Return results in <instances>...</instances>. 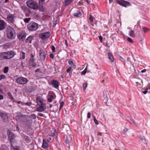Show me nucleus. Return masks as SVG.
<instances>
[{
    "mask_svg": "<svg viewBox=\"0 0 150 150\" xmlns=\"http://www.w3.org/2000/svg\"><path fill=\"white\" fill-rule=\"evenodd\" d=\"M14 18V15L9 14L7 16V18L11 23H13L15 22Z\"/></svg>",
    "mask_w": 150,
    "mask_h": 150,
    "instance_id": "dca6fc26",
    "label": "nucleus"
},
{
    "mask_svg": "<svg viewBox=\"0 0 150 150\" xmlns=\"http://www.w3.org/2000/svg\"><path fill=\"white\" fill-rule=\"evenodd\" d=\"M15 136L14 134L11 132H9V133L8 139L10 140V142L11 144V146H12V144L14 142V138Z\"/></svg>",
    "mask_w": 150,
    "mask_h": 150,
    "instance_id": "9d476101",
    "label": "nucleus"
},
{
    "mask_svg": "<svg viewBox=\"0 0 150 150\" xmlns=\"http://www.w3.org/2000/svg\"><path fill=\"white\" fill-rule=\"evenodd\" d=\"M117 3L125 7H127L128 6H131V4L130 3L124 0H117Z\"/></svg>",
    "mask_w": 150,
    "mask_h": 150,
    "instance_id": "39448f33",
    "label": "nucleus"
},
{
    "mask_svg": "<svg viewBox=\"0 0 150 150\" xmlns=\"http://www.w3.org/2000/svg\"><path fill=\"white\" fill-rule=\"evenodd\" d=\"M93 119L95 123L97 125H98L99 124V123L95 116H94Z\"/></svg>",
    "mask_w": 150,
    "mask_h": 150,
    "instance_id": "a19ab883",
    "label": "nucleus"
},
{
    "mask_svg": "<svg viewBox=\"0 0 150 150\" xmlns=\"http://www.w3.org/2000/svg\"><path fill=\"white\" fill-rule=\"evenodd\" d=\"M15 53L12 51H9L0 53V60L10 59L13 57Z\"/></svg>",
    "mask_w": 150,
    "mask_h": 150,
    "instance_id": "f257e3e1",
    "label": "nucleus"
},
{
    "mask_svg": "<svg viewBox=\"0 0 150 150\" xmlns=\"http://www.w3.org/2000/svg\"><path fill=\"white\" fill-rule=\"evenodd\" d=\"M39 10L40 11L42 12H45V9L42 7H40L39 8Z\"/></svg>",
    "mask_w": 150,
    "mask_h": 150,
    "instance_id": "4c0bfd02",
    "label": "nucleus"
},
{
    "mask_svg": "<svg viewBox=\"0 0 150 150\" xmlns=\"http://www.w3.org/2000/svg\"><path fill=\"white\" fill-rule=\"evenodd\" d=\"M51 84L55 88H57L59 86V82L57 81L53 80L51 81Z\"/></svg>",
    "mask_w": 150,
    "mask_h": 150,
    "instance_id": "f3484780",
    "label": "nucleus"
},
{
    "mask_svg": "<svg viewBox=\"0 0 150 150\" xmlns=\"http://www.w3.org/2000/svg\"><path fill=\"white\" fill-rule=\"evenodd\" d=\"M50 36V33L49 32H46L40 33L39 35V37L42 39L45 40Z\"/></svg>",
    "mask_w": 150,
    "mask_h": 150,
    "instance_id": "6e6552de",
    "label": "nucleus"
},
{
    "mask_svg": "<svg viewBox=\"0 0 150 150\" xmlns=\"http://www.w3.org/2000/svg\"><path fill=\"white\" fill-rule=\"evenodd\" d=\"M108 56L109 59L112 62H113L114 60L112 54L110 53L109 52L108 53Z\"/></svg>",
    "mask_w": 150,
    "mask_h": 150,
    "instance_id": "4be33fe9",
    "label": "nucleus"
},
{
    "mask_svg": "<svg viewBox=\"0 0 150 150\" xmlns=\"http://www.w3.org/2000/svg\"><path fill=\"white\" fill-rule=\"evenodd\" d=\"M6 78V77L5 75L2 74L0 75V81L2 79H4Z\"/></svg>",
    "mask_w": 150,
    "mask_h": 150,
    "instance_id": "c9c22d12",
    "label": "nucleus"
},
{
    "mask_svg": "<svg viewBox=\"0 0 150 150\" xmlns=\"http://www.w3.org/2000/svg\"><path fill=\"white\" fill-rule=\"evenodd\" d=\"M40 57L42 60H44L46 57V55L45 52L42 50H40Z\"/></svg>",
    "mask_w": 150,
    "mask_h": 150,
    "instance_id": "4468645a",
    "label": "nucleus"
},
{
    "mask_svg": "<svg viewBox=\"0 0 150 150\" xmlns=\"http://www.w3.org/2000/svg\"><path fill=\"white\" fill-rule=\"evenodd\" d=\"M6 23L4 21L0 20V30H4L6 28Z\"/></svg>",
    "mask_w": 150,
    "mask_h": 150,
    "instance_id": "9b49d317",
    "label": "nucleus"
},
{
    "mask_svg": "<svg viewBox=\"0 0 150 150\" xmlns=\"http://www.w3.org/2000/svg\"><path fill=\"white\" fill-rule=\"evenodd\" d=\"M4 98V97L3 95L0 94V100H2Z\"/></svg>",
    "mask_w": 150,
    "mask_h": 150,
    "instance_id": "4d7b16f0",
    "label": "nucleus"
},
{
    "mask_svg": "<svg viewBox=\"0 0 150 150\" xmlns=\"http://www.w3.org/2000/svg\"><path fill=\"white\" fill-rule=\"evenodd\" d=\"M148 92V91L147 90V89H146V90L145 91H143V93L144 94H146L147 92Z\"/></svg>",
    "mask_w": 150,
    "mask_h": 150,
    "instance_id": "052dcab7",
    "label": "nucleus"
},
{
    "mask_svg": "<svg viewBox=\"0 0 150 150\" xmlns=\"http://www.w3.org/2000/svg\"><path fill=\"white\" fill-rule=\"evenodd\" d=\"M102 135V133H100V132H98V134H97L98 135H100V136H101Z\"/></svg>",
    "mask_w": 150,
    "mask_h": 150,
    "instance_id": "338daca9",
    "label": "nucleus"
},
{
    "mask_svg": "<svg viewBox=\"0 0 150 150\" xmlns=\"http://www.w3.org/2000/svg\"><path fill=\"white\" fill-rule=\"evenodd\" d=\"M25 53L23 52H21V53L20 59H23L25 58Z\"/></svg>",
    "mask_w": 150,
    "mask_h": 150,
    "instance_id": "a878e982",
    "label": "nucleus"
},
{
    "mask_svg": "<svg viewBox=\"0 0 150 150\" xmlns=\"http://www.w3.org/2000/svg\"><path fill=\"white\" fill-rule=\"evenodd\" d=\"M127 40L129 42L131 43H133V42L132 40L130 38H127Z\"/></svg>",
    "mask_w": 150,
    "mask_h": 150,
    "instance_id": "ea45409f",
    "label": "nucleus"
},
{
    "mask_svg": "<svg viewBox=\"0 0 150 150\" xmlns=\"http://www.w3.org/2000/svg\"><path fill=\"white\" fill-rule=\"evenodd\" d=\"M34 55L32 54H31L29 62V64L31 66L33 67H35L36 66V64L35 62V59L34 58Z\"/></svg>",
    "mask_w": 150,
    "mask_h": 150,
    "instance_id": "1a4fd4ad",
    "label": "nucleus"
},
{
    "mask_svg": "<svg viewBox=\"0 0 150 150\" xmlns=\"http://www.w3.org/2000/svg\"><path fill=\"white\" fill-rule=\"evenodd\" d=\"M87 67H86L85 69L83 71H82L81 72V74L83 75H84L86 74V72Z\"/></svg>",
    "mask_w": 150,
    "mask_h": 150,
    "instance_id": "79ce46f5",
    "label": "nucleus"
},
{
    "mask_svg": "<svg viewBox=\"0 0 150 150\" xmlns=\"http://www.w3.org/2000/svg\"><path fill=\"white\" fill-rule=\"evenodd\" d=\"M30 117L33 119H36V116L34 114H32L30 116Z\"/></svg>",
    "mask_w": 150,
    "mask_h": 150,
    "instance_id": "72a5a7b5",
    "label": "nucleus"
},
{
    "mask_svg": "<svg viewBox=\"0 0 150 150\" xmlns=\"http://www.w3.org/2000/svg\"><path fill=\"white\" fill-rule=\"evenodd\" d=\"M50 57L51 58H53L54 57V55L52 54H51L50 55Z\"/></svg>",
    "mask_w": 150,
    "mask_h": 150,
    "instance_id": "864d4df0",
    "label": "nucleus"
},
{
    "mask_svg": "<svg viewBox=\"0 0 150 150\" xmlns=\"http://www.w3.org/2000/svg\"><path fill=\"white\" fill-rule=\"evenodd\" d=\"M31 19L30 18H25L24 19V21L26 23H28Z\"/></svg>",
    "mask_w": 150,
    "mask_h": 150,
    "instance_id": "2f4dec72",
    "label": "nucleus"
},
{
    "mask_svg": "<svg viewBox=\"0 0 150 150\" xmlns=\"http://www.w3.org/2000/svg\"><path fill=\"white\" fill-rule=\"evenodd\" d=\"M129 35L132 37H134L135 36V34L133 30H131L129 33Z\"/></svg>",
    "mask_w": 150,
    "mask_h": 150,
    "instance_id": "bb28decb",
    "label": "nucleus"
},
{
    "mask_svg": "<svg viewBox=\"0 0 150 150\" xmlns=\"http://www.w3.org/2000/svg\"><path fill=\"white\" fill-rule=\"evenodd\" d=\"M26 4L28 6L31 8L36 9L38 8V5L37 3L33 0L27 1Z\"/></svg>",
    "mask_w": 150,
    "mask_h": 150,
    "instance_id": "20e7f679",
    "label": "nucleus"
},
{
    "mask_svg": "<svg viewBox=\"0 0 150 150\" xmlns=\"http://www.w3.org/2000/svg\"><path fill=\"white\" fill-rule=\"evenodd\" d=\"M26 34L25 33H21L18 36V38L20 40L23 41L25 38Z\"/></svg>",
    "mask_w": 150,
    "mask_h": 150,
    "instance_id": "a211bd4d",
    "label": "nucleus"
},
{
    "mask_svg": "<svg viewBox=\"0 0 150 150\" xmlns=\"http://www.w3.org/2000/svg\"><path fill=\"white\" fill-rule=\"evenodd\" d=\"M21 9L24 12H26L28 11L29 10V8L25 6H21Z\"/></svg>",
    "mask_w": 150,
    "mask_h": 150,
    "instance_id": "393cba45",
    "label": "nucleus"
},
{
    "mask_svg": "<svg viewBox=\"0 0 150 150\" xmlns=\"http://www.w3.org/2000/svg\"><path fill=\"white\" fill-rule=\"evenodd\" d=\"M99 38L100 42H103V38L101 36H99Z\"/></svg>",
    "mask_w": 150,
    "mask_h": 150,
    "instance_id": "49530a36",
    "label": "nucleus"
},
{
    "mask_svg": "<svg viewBox=\"0 0 150 150\" xmlns=\"http://www.w3.org/2000/svg\"><path fill=\"white\" fill-rule=\"evenodd\" d=\"M6 33L8 38L11 39H14L16 36L14 30L11 26H8L7 28Z\"/></svg>",
    "mask_w": 150,
    "mask_h": 150,
    "instance_id": "f03ea898",
    "label": "nucleus"
},
{
    "mask_svg": "<svg viewBox=\"0 0 150 150\" xmlns=\"http://www.w3.org/2000/svg\"><path fill=\"white\" fill-rule=\"evenodd\" d=\"M91 113H90L89 112H88V114H87V117L88 118H90L91 117Z\"/></svg>",
    "mask_w": 150,
    "mask_h": 150,
    "instance_id": "603ef678",
    "label": "nucleus"
},
{
    "mask_svg": "<svg viewBox=\"0 0 150 150\" xmlns=\"http://www.w3.org/2000/svg\"><path fill=\"white\" fill-rule=\"evenodd\" d=\"M42 146L43 148L46 149L48 147V144L47 142L44 139L43 140V143Z\"/></svg>",
    "mask_w": 150,
    "mask_h": 150,
    "instance_id": "412c9836",
    "label": "nucleus"
},
{
    "mask_svg": "<svg viewBox=\"0 0 150 150\" xmlns=\"http://www.w3.org/2000/svg\"><path fill=\"white\" fill-rule=\"evenodd\" d=\"M69 63L70 65H71V66L73 67L74 66V64L73 62L72 61L69 60L68 62Z\"/></svg>",
    "mask_w": 150,
    "mask_h": 150,
    "instance_id": "58836bf2",
    "label": "nucleus"
},
{
    "mask_svg": "<svg viewBox=\"0 0 150 150\" xmlns=\"http://www.w3.org/2000/svg\"><path fill=\"white\" fill-rule=\"evenodd\" d=\"M54 97L52 95H51L47 98V101L49 102H51L53 99Z\"/></svg>",
    "mask_w": 150,
    "mask_h": 150,
    "instance_id": "c85d7f7f",
    "label": "nucleus"
},
{
    "mask_svg": "<svg viewBox=\"0 0 150 150\" xmlns=\"http://www.w3.org/2000/svg\"><path fill=\"white\" fill-rule=\"evenodd\" d=\"M21 66L23 68H24L23 63L22 62L21 63Z\"/></svg>",
    "mask_w": 150,
    "mask_h": 150,
    "instance_id": "bf43d9fd",
    "label": "nucleus"
},
{
    "mask_svg": "<svg viewBox=\"0 0 150 150\" xmlns=\"http://www.w3.org/2000/svg\"><path fill=\"white\" fill-rule=\"evenodd\" d=\"M52 49L53 52H54L55 51V48L54 46L52 45Z\"/></svg>",
    "mask_w": 150,
    "mask_h": 150,
    "instance_id": "3c124183",
    "label": "nucleus"
},
{
    "mask_svg": "<svg viewBox=\"0 0 150 150\" xmlns=\"http://www.w3.org/2000/svg\"><path fill=\"white\" fill-rule=\"evenodd\" d=\"M73 135L72 134L67 137L65 139L66 143L67 144H69V143L72 142V139L73 138Z\"/></svg>",
    "mask_w": 150,
    "mask_h": 150,
    "instance_id": "ddd939ff",
    "label": "nucleus"
},
{
    "mask_svg": "<svg viewBox=\"0 0 150 150\" xmlns=\"http://www.w3.org/2000/svg\"><path fill=\"white\" fill-rule=\"evenodd\" d=\"M127 130V129L126 128H125L123 130V132H125Z\"/></svg>",
    "mask_w": 150,
    "mask_h": 150,
    "instance_id": "680f3d73",
    "label": "nucleus"
},
{
    "mask_svg": "<svg viewBox=\"0 0 150 150\" xmlns=\"http://www.w3.org/2000/svg\"><path fill=\"white\" fill-rule=\"evenodd\" d=\"M117 57L120 60L124 62L125 61V60L121 56L119 55H117Z\"/></svg>",
    "mask_w": 150,
    "mask_h": 150,
    "instance_id": "473e14b6",
    "label": "nucleus"
},
{
    "mask_svg": "<svg viewBox=\"0 0 150 150\" xmlns=\"http://www.w3.org/2000/svg\"><path fill=\"white\" fill-rule=\"evenodd\" d=\"M74 15L76 17H78L81 16V13L80 11H77L74 13Z\"/></svg>",
    "mask_w": 150,
    "mask_h": 150,
    "instance_id": "b1692460",
    "label": "nucleus"
},
{
    "mask_svg": "<svg viewBox=\"0 0 150 150\" xmlns=\"http://www.w3.org/2000/svg\"><path fill=\"white\" fill-rule=\"evenodd\" d=\"M140 139L142 140V141L144 143H145L146 144V143H145V137L143 136H140Z\"/></svg>",
    "mask_w": 150,
    "mask_h": 150,
    "instance_id": "7c9ffc66",
    "label": "nucleus"
},
{
    "mask_svg": "<svg viewBox=\"0 0 150 150\" xmlns=\"http://www.w3.org/2000/svg\"><path fill=\"white\" fill-rule=\"evenodd\" d=\"M72 67H73L71 66L70 67L68 68L67 70V72H69L71 70H73V69H72Z\"/></svg>",
    "mask_w": 150,
    "mask_h": 150,
    "instance_id": "37998d69",
    "label": "nucleus"
},
{
    "mask_svg": "<svg viewBox=\"0 0 150 150\" xmlns=\"http://www.w3.org/2000/svg\"><path fill=\"white\" fill-rule=\"evenodd\" d=\"M17 103L18 104H20L21 103L22 105H24V104H25V103H23V102H21V101H17Z\"/></svg>",
    "mask_w": 150,
    "mask_h": 150,
    "instance_id": "8fccbe9b",
    "label": "nucleus"
},
{
    "mask_svg": "<svg viewBox=\"0 0 150 150\" xmlns=\"http://www.w3.org/2000/svg\"><path fill=\"white\" fill-rule=\"evenodd\" d=\"M62 130L64 132H67L69 135H71L72 134V132L68 125L67 124L64 125L62 126Z\"/></svg>",
    "mask_w": 150,
    "mask_h": 150,
    "instance_id": "423d86ee",
    "label": "nucleus"
},
{
    "mask_svg": "<svg viewBox=\"0 0 150 150\" xmlns=\"http://www.w3.org/2000/svg\"><path fill=\"white\" fill-rule=\"evenodd\" d=\"M38 115H39L40 116H41V117H43V116H44L43 114L42 113H38Z\"/></svg>",
    "mask_w": 150,
    "mask_h": 150,
    "instance_id": "5fc2aeb1",
    "label": "nucleus"
},
{
    "mask_svg": "<svg viewBox=\"0 0 150 150\" xmlns=\"http://www.w3.org/2000/svg\"><path fill=\"white\" fill-rule=\"evenodd\" d=\"M92 0H86V1L88 4H89L91 2V1Z\"/></svg>",
    "mask_w": 150,
    "mask_h": 150,
    "instance_id": "6e6d98bb",
    "label": "nucleus"
},
{
    "mask_svg": "<svg viewBox=\"0 0 150 150\" xmlns=\"http://www.w3.org/2000/svg\"><path fill=\"white\" fill-rule=\"evenodd\" d=\"M7 95L11 100H14V98L13 96L11 94V92H8L7 93Z\"/></svg>",
    "mask_w": 150,
    "mask_h": 150,
    "instance_id": "cd10ccee",
    "label": "nucleus"
},
{
    "mask_svg": "<svg viewBox=\"0 0 150 150\" xmlns=\"http://www.w3.org/2000/svg\"><path fill=\"white\" fill-rule=\"evenodd\" d=\"M87 84L86 83H84L83 84V89L84 90H85L86 89V87L87 86Z\"/></svg>",
    "mask_w": 150,
    "mask_h": 150,
    "instance_id": "e433bc0d",
    "label": "nucleus"
},
{
    "mask_svg": "<svg viewBox=\"0 0 150 150\" xmlns=\"http://www.w3.org/2000/svg\"><path fill=\"white\" fill-rule=\"evenodd\" d=\"M16 129L18 131L19 130V128L18 127V126L17 125H16Z\"/></svg>",
    "mask_w": 150,
    "mask_h": 150,
    "instance_id": "69168bd1",
    "label": "nucleus"
},
{
    "mask_svg": "<svg viewBox=\"0 0 150 150\" xmlns=\"http://www.w3.org/2000/svg\"><path fill=\"white\" fill-rule=\"evenodd\" d=\"M34 39V37L32 35H30L26 39L25 42L26 43H31V41Z\"/></svg>",
    "mask_w": 150,
    "mask_h": 150,
    "instance_id": "aec40b11",
    "label": "nucleus"
},
{
    "mask_svg": "<svg viewBox=\"0 0 150 150\" xmlns=\"http://www.w3.org/2000/svg\"><path fill=\"white\" fill-rule=\"evenodd\" d=\"M142 29H143V31L145 33H146V32L148 31H149V29L148 28L145 27H143L142 28Z\"/></svg>",
    "mask_w": 150,
    "mask_h": 150,
    "instance_id": "f704fd0d",
    "label": "nucleus"
},
{
    "mask_svg": "<svg viewBox=\"0 0 150 150\" xmlns=\"http://www.w3.org/2000/svg\"><path fill=\"white\" fill-rule=\"evenodd\" d=\"M14 149V150H20L19 148L17 146H13L12 147Z\"/></svg>",
    "mask_w": 150,
    "mask_h": 150,
    "instance_id": "a18cd8bd",
    "label": "nucleus"
},
{
    "mask_svg": "<svg viewBox=\"0 0 150 150\" xmlns=\"http://www.w3.org/2000/svg\"><path fill=\"white\" fill-rule=\"evenodd\" d=\"M73 0H65L64 4V6H67L68 5L72 2Z\"/></svg>",
    "mask_w": 150,
    "mask_h": 150,
    "instance_id": "5701e85b",
    "label": "nucleus"
},
{
    "mask_svg": "<svg viewBox=\"0 0 150 150\" xmlns=\"http://www.w3.org/2000/svg\"><path fill=\"white\" fill-rule=\"evenodd\" d=\"M24 105H29L30 103L28 102L27 103H25V104H24Z\"/></svg>",
    "mask_w": 150,
    "mask_h": 150,
    "instance_id": "0e129e2a",
    "label": "nucleus"
},
{
    "mask_svg": "<svg viewBox=\"0 0 150 150\" xmlns=\"http://www.w3.org/2000/svg\"><path fill=\"white\" fill-rule=\"evenodd\" d=\"M0 116L1 118L4 120H5L7 119L8 116L7 115L6 113H2L0 112Z\"/></svg>",
    "mask_w": 150,
    "mask_h": 150,
    "instance_id": "6ab92c4d",
    "label": "nucleus"
},
{
    "mask_svg": "<svg viewBox=\"0 0 150 150\" xmlns=\"http://www.w3.org/2000/svg\"><path fill=\"white\" fill-rule=\"evenodd\" d=\"M39 107L37 108L35 110L36 111L42 112L44 111L46 109L45 106V105H39Z\"/></svg>",
    "mask_w": 150,
    "mask_h": 150,
    "instance_id": "2eb2a0df",
    "label": "nucleus"
},
{
    "mask_svg": "<svg viewBox=\"0 0 150 150\" xmlns=\"http://www.w3.org/2000/svg\"><path fill=\"white\" fill-rule=\"evenodd\" d=\"M16 81L19 84H24L28 82V80L25 78L20 77L17 79Z\"/></svg>",
    "mask_w": 150,
    "mask_h": 150,
    "instance_id": "0eeeda50",
    "label": "nucleus"
},
{
    "mask_svg": "<svg viewBox=\"0 0 150 150\" xmlns=\"http://www.w3.org/2000/svg\"><path fill=\"white\" fill-rule=\"evenodd\" d=\"M47 140L48 142H50L51 140V138L50 137H48L47 139Z\"/></svg>",
    "mask_w": 150,
    "mask_h": 150,
    "instance_id": "13d9d810",
    "label": "nucleus"
},
{
    "mask_svg": "<svg viewBox=\"0 0 150 150\" xmlns=\"http://www.w3.org/2000/svg\"><path fill=\"white\" fill-rule=\"evenodd\" d=\"M36 101L38 105H44L43 103V100L40 96H38L37 97Z\"/></svg>",
    "mask_w": 150,
    "mask_h": 150,
    "instance_id": "f8f14e48",
    "label": "nucleus"
},
{
    "mask_svg": "<svg viewBox=\"0 0 150 150\" xmlns=\"http://www.w3.org/2000/svg\"><path fill=\"white\" fill-rule=\"evenodd\" d=\"M38 28V24L33 22H30L27 25V28L30 31H35Z\"/></svg>",
    "mask_w": 150,
    "mask_h": 150,
    "instance_id": "7ed1b4c3",
    "label": "nucleus"
},
{
    "mask_svg": "<svg viewBox=\"0 0 150 150\" xmlns=\"http://www.w3.org/2000/svg\"><path fill=\"white\" fill-rule=\"evenodd\" d=\"M146 69H144L142 70L141 71V72L142 73H144V72H145L146 71Z\"/></svg>",
    "mask_w": 150,
    "mask_h": 150,
    "instance_id": "e2e57ef3",
    "label": "nucleus"
},
{
    "mask_svg": "<svg viewBox=\"0 0 150 150\" xmlns=\"http://www.w3.org/2000/svg\"><path fill=\"white\" fill-rule=\"evenodd\" d=\"M113 0H109V2L110 3H111L113 1Z\"/></svg>",
    "mask_w": 150,
    "mask_h": 150,
    "instance_id": "774afa93",
    "label": "nucleus"
},
{
    "mask_svg": "<svg viewBox=\"0 0 150 150\" xmlns=\"http://www.w3.org/2000/svg\"><path fill=\"white\" fill-rule=\"evenodd\" d=\"M8 67H6L4 68L3 72L4 73H6L8 72Z\"/></svg>",
    "mask_w": 150,
    "mask_h": 150,
    "instance_id": "c756f323",
    "label": "nucleus"
},
{
    "mask_svg": "<svg viewBox=\"0 0 150 150\" xmlns=\"http://www.w3.org/2000/svg\"><path fill=\"white\" fill-rule=\"evenodd\" d=\"M89 21L91 22H93V20L92 18V16L91 15L90 17L89 18Z\"/></svg>",
    "mask_w": 150,
    "mask_h": 150,
    "instance_id": "09e8293b",
    "label": "nucleus"
},
{
    "mask_svg": "<svg viewBox=\"0 0 150 150\" xmlns=\"http://www.w3.org/2000/svg\"><path fill=\"white\" fill-rule=\"evenodd\" d=\"M64 104V102H62L60 103V108L59 109V110L63 106Z\"/></svg>",
    "mask_w": 150,
    "mask_h": 150,
    "instance_id": "c03bdc74",
    "label": "nucleus"
},
{
    "mask_svg": "<svg viewBox=\"0 0 150 150\" xmlns=\"http://www.w3.org/2000/svg\"><path fill=\"white\" fill-rule=\"evenodd\" d=\"M25 125H27V126H29L30 125V122L28 121L27 122H25Z\"/></svg>",
    "mask_w": 150,
    "mask_h": 150,
    "instance_id": "de8ad7c7",
    "label": "nucleus"
}]
</instances>
